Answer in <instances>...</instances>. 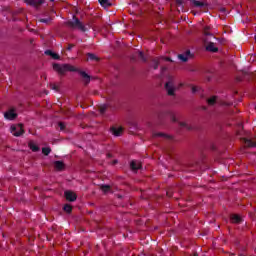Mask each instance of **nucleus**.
Here are the masks:
<instances>
[{
    "mask_svg": "<svg viewBox=\"0 0 256 256\" xmlns=\"http://www.w3.org/2000/svg\"><path fill=\"white\" fill-rule=\"evenodd\" d=\"M53 70L56 71V73H58V75H65V73H67L69 71L70 72L78 71V73L81 75L85 85H89V83H91V76H89V74H87L83 70L77 69L75 66H73L71 64L54 63Z\"/></svg>",
    "mask_w": 256,
    "mask_h": 256,
    "instance_id": "obj_1",
    "label": "nucleus"
},
{
    "mask_svg": "<svg viewBox=\"0 0 256 256\" xmlns=\"http://www.w3.org/2000/svg\"><path fill=\"white\" fill-rule=\"evenodd\" d=\"M52 3H53V1H55V0H50Z\"/></svg>",
    "mask_w": 256,
    "mask_h": 256,
    "instance_id": "obj_41",
    "label": "nucleus"
},
{
    "mask_svg": "<svg viewBox=\"0 0 256 256\" xmlns=\"http://www.w3.org/2000/svg\"><path fill=\"white\" fill-rule=\"evenodd\" d=\"M230 219H231V223H236V224H239V223H241V221H243L241 216H239L237 214L231 215Z\"/></svg>",
    "mask_w": 256,
    "mask_h": 256,
    "instance_id": "obj_13",
    "label": "nucleus"
},
{
    "mask_svg": "<svg viewBox=\"0 0 256 256\" xmlns=\"http://www.w3.org/2000/svg\"><path fill=\"white\" fill-rule=\"evenodd\" d=\"M11 133L14 135V137H21L25 131L23 130L22 127H16V126H11Z\"/></svg>",
    "mask_w": 256,
    "mask_h": 256,
    "instance_id": "obj_5",
    "label": "nucleus"
},
{
    "mask_svg": "<svg viewBox=\"0 0 256 256\" xmlns=\"http://www.w3.org/2000/svg\"><path fill=\"white\" fill-rule=\"evenodd\" d=\"M170 117H171V121H173V123H177V118L175 117V114L170 112Z\"/></svg>",
    "mask_w": 256,
    "mask_h": 256,
    "instance_id": "obj_31",
    "label": "nucleus"
},
{
    "mask_svg": "<svg viewBox=\"0 0 256 256\" xmlns=\"http://www.w3.org/2000/svg\"><path fill=\"white\" fill-rule=\"evenodd\" d=\"M98 2L102 7H111V3L109 2V0H98Z\"/></svg>",
    "mask_w": 256,
    "mask_h": 256,
    "instance_id": "obj_18",
    "label": "nucleus"
},
{
    "mask_svg": "<svg viewBox=\"0 0 256 256\" xmlns=\"http://www.w3.org/2000/svg\"><path fill=\"white\" fill-rule=\"evenodd\" d=\"M179 125L182 129H187L188 131H191V126H189V124L185 122H180Z\"/></svg>",
    "mask_w": 256,
    "mask_h": 256,
    "instance_id": "obj_22",
    "label": "nucleus"
},
{
    "mask_svg": "<svg viewBox=\"0 0 256 256\" xmlns=\"http://www.w3.org/2000/svg\"><path fill=\"white\" fill-rule=\"evenodd\" d=\"M54 167L56 171H63V169H65V163H63V161H55Z\"/></svg>",
    "mask_w": 256,
    "mask_h": 256,
    "instance_id": "obj_11",
    "label": "nucleus"
},
{
    "mask_svg": "<svg viewBox=\"0 0 256 256\" xmlns=\"http://www.w3.org/2000/svg\"><path fill=\"white\" fill-rule=\"evenodd\" d=\"M87 57L90 61H99V57H97L95 54L93 53H88Z\"/></svg>",
    "mask_w": 256,
    "mask_h": 256,
    "instance_id": "obj_20",
    "label": "nucleus"
},
{
    "mask_svg": "<svg viewBox=\"0 0 256 256\" xmlns=\"http://www.w3.org/2000/svg\"><path fill=\"white\" fill-rule=\"evenodd\" d=\"M51 57H52V59H55V60L61 59V57L59 56V54H57V53H55V52L52 54Z\"/></svg>",
    "mask_w": 256,
    "mask_h": 256,
    "instance_id": "obj_30",
    "label": "nucleus"
},
{
    "mask_svg": "<svg viewBox=\"0 0 256 256\" xmlns=\"http://www.w3.org/2000/svg\"><path fill=\"white\" fill-rule=\"evenodd\" d=\"M192 93H197V86L192 87Z\"/></svg>",
    "mask_w": 256,
    "mask_h": 256,
    "instance_id": "obj_36",
    "label": "nucleus"
},
{
    "mask_svg": "<svg viewBox=\"0 0 256 256\" xmlns=\"http://www.w3.org/2000/svg\"><path fill=\"white\" fill-rule=\"evenodd\" d=\"M4 117L8 121H15L17 119V113H15V110H9L4 114Z\"/></svg>",
    "mask_w": 256,
    "mask_h": 256,
    "instance_id": "obj_7",
    "label": "nucleus"
},
{
    "mask_svg": "<svg viewBox=\"0 0 256 256\" xmlns=\"http://www.w3.org/2000/svg\"><path fill=\"white\" fill-rule=\"evenodd\" d=\"M49 21H51V19H49V18H41L39 20L40 23H49Z\"/></svg>",
    "mask_w": 256,
    "mask_h": 256,
    "instance_id": "obj_29",
    "label": "nucleus"
},
{
    "mask_svg": "<svg viewBox=\"0 0 256 256\" xmlns=\"http://www.w3.org/2000/svg\"><path fill=\"white\" fill-rule=\"evenodd\" d=\"M207 103L211 106L215 105L217 103V96H212L211 98H208Z\"/></svg>",
    "mask_w": 256,
    "mask_h": 256,
    "instance_id": "obj_16",
    "label": "nucleus"
},
{
    "mask_svg": "<svg viewBox=\"0 0 256 256\" xmlns=\"http://www.w3.org/2000/svg\"><path fill=\"white\" fill-rule=\"evenodd\" d=\"M66 26L70 29H79L82 33H86L87 27L83 25V22L77 18V16L73 15L71 20L66 22Z\"/></svg>",
    "mask_w": 256,
    "mask_h": 256,
    "instance_id": "obj_2",
    "label": "nucleus"
},
{
    "mask_svg": "<svg viewBox=\"0 0 256 256\" xmlns=\"http://www.w3.org/2000/svg\"><path fill=\"white\" fill-rule=\"evenodd\" d=\"M58 126L60 127V131H65V123L59 122Z\"/></svg>",
    "mask_w": 256,
    "mask_h": 256,
    "instance_id": "obj_28",
    "label": "nucleus"
},
{
    "mask_svg": "<svg viewBox=\"0 0 256 256\" xmlns=\"http://www.w3.org/2000/svg\"><path fill=\"white\" fill-rule=\"evenodd\" d=\"M166 61L172 62L173 60H172L170 57H167V58H166Z\"/></svg>",
    "mask_w": 256,
    "mask_h": 256,
    "instance_id": "obj_37",
    "label": "nucleus"
},
{
    "mask_svg": "<svg viewBox=\"0 0 256 256\" xmlns=\"http://www.w3.org/2000/svg\"><path fill=\"white\" fill-rule=\"evenodd\" d=\"M206 50L210 51L211 53H217V51H219V48L215 47V43L210 42L208 43V45L206 46Z\"/></svg>",
    "mask_w": 256,
    "mask_h": 256,
    "instance_id": "obj_10",
    "label": "nucleus"
},
{
    "mask_svg": "<svg viewBox=\"0 0 256 256\" xmlns=\"http://www.w3.org/2000/svg\"><path fill=\"white\" fill-rule=\"evenodd\" d=\"M138 57H139V59H141V61L146 63L147 57H145V54L143 52H139Z\"/></svg>",
    "mask_w": 256,
    "mask_h": 256,
    "instance_id": "obj_25",
    "label": "nucleus"
},
{
    "mask_svg": "<svg viewBox=\"0 0 256 256\" xmlns=\"http://www.w3.org/2000/svg\"><path fill=\"white\" fill-rule=\"evenodd\" d=\"M111 132L115 137H121V133H123V127H119V128L112 127Z\"/></svg>",
    "mask_w": 256,
    "mask_h": 256,
    "instance_id": "obj_12",
    "label": "nucleus"
},
{
    "mask_svg": "<svg viewBox=\"0 0 256 256\" xmlns=\"http://www.w3.org/2000/svg\"><path fill=\"white\" fill-rule=\"evenodd\" d=\"M108 109H109V105L107 104H102L99 106V111L101 115H105Z\"/></svg>",
    "mask_w": 256,
    "mask_h": 256,
    "instance_id": "obj_15",
    "label": "nucleus"
},
{
    "mask_svg": "<svg viewBox=\"0 0 256 256\" xmlns=\"http://www.w3.org/2000/svg\"><path fill=\"white\" fill-rule=\"evenodd\" d=\"M45 55H48L49 57H52L53 53L51 50H46L45 52Z\"/></svg>",
    "mask_w": 256,
    "mask_h": 256,
    "instance_id": "obj_33",
    "label": "nucleus"
},
{
    "mask_svg": "<svg viewBox=\"0 0 256 256\" xmlns=\"http://www.w3.org/2000/svg\"><path fill=\"white\" fill-rule=\"evenodd\" d=\"M130 168L132 171H139V169H141V162H138L137 160H132L130 162Z\"/></svg>",
    "mask_w": 256,
    "mask_h": 256,
    "instance_id": "obj_9",
    "label": "nucleus"
},
{
    "mask_svg": "<svg viewBox=\"0 0 256 256\" xmlns=\"http://www.w3.org/2000/svg\"><path fill=\"white\" fill-rule=\"evenodd\" d=\"M42 153L43 155H49V153H51V149L49 147H44L42 148Z\"/></svg>",
    "mask_w": 256,
    "mask_h": 256,
    "instance_id": "obj_27",
    "label": "nucleus"
},
{
    "mask_svg": "<svg viewBox=\"0 0 256 256\" xmlns=\"http://www.w3.org/2000/svg\"><path fill=\"white\" fill-rule=\"evenodd\" d=\"M153 137H166V139H171V137H169L165 133H161V132L154 133Z\"/></svg>",
    "mask_w": 256,
    "mask_h": 256,
    "instance_id": "obj_23",
    "label": "nucleus"
},
{
    "mask_svg": "<svg viewBox=\"0 0 256 256\" xmlns=\"http://www.w3.org/2000/svg\"><path fill=\"white\" fill-rule=\"evenodd\" d=\"M192 3L194 7H199L200 9H203V7H207V3L199 1V0H192Z\"/></svg>",
    "mask_w": 256,
    "mask_h": 256,
    "instance_id": "obj_14",
    "label": "nucleus"
},
{
    "mask_svg": "<svg viewBox=\"0 0 256 256\" xmlns=\"http://www.w3.org/2000/svg\"><path fill=\"white\" fill-rule=\"evenodd\" d=\"M107 156L110 157V158L113 157V155H111V154H107Z\"/></svg>",
    "mask_w": 256,
    "mask_h": 256,
    "instance_id": "obj_39",
    "label": "nucleus"
},
{
    "mask_svg": "<svg viewBox=\"0 0 256 256\" xmlns=\"http://www.w3.org/2000/svg\"><path fill=\"white\" fill-rule=\"evenodd\" d=\"M100 189H101V191H103V193H109V191H111V186L105 184V185H102V186L100 187Z\"/></svg>",
    "mask_w": 256,
    "mask_h": 256,
    "instance_id": "obj_19",
    "label": "nucleus"
},
{
    "mask_svg": "<svg viewBox=\"0 0 256 256\" xmlns=\"http://www.w3.org/2000/svg\"><path fill=\"white\" fill-rule=\"evenodd\" d=\"M190 55H191V51L187 50L185 54H179L178 59H180L182 63H187V61H189Z\"/></svg>",
    "mask_w": 256,
    "mask_h": 256,
    "instance_id": "obj_8",
    "label": "nucleus"
},
{
    "mask_svg": "<svg viewBox=\"0 0 256 256\" xmlns=\"http://www.w3.org/2000/svg\"><path fill=\"white\" fill-rule=\"evenodd\" d=\"M73 47H75V44H69L67 47V51H71V49H73Z\"/></svg>",
    "mask_w": 256,
    "mask_h": 256,
    "instance_id": "obj_35",
    "label": "nucleus"
},
{
    "mask_svg": "<svg viewBox=\"0 0 256 256\" xmlns=\"http://www.w3.org/2000/svg\"><path fill=\"white\" fill-rule=\"evenodd\" d=\"M153 69H159V59L157 58L153 60Z\"/></svg>",
    "mask_w": 256,
    "mask_h": 256,
    "instance_id": "obj_26",
    "label": "nucleus"
},
{
    "mask_svg": "<svg viewBox=\"0 0 256 256\" xmlns=\"http://www.w3.org/2000/svg\"><path fill=\"white\" fill-rule=\"evenodd\" d=\"M209 29H210L209 26L204 27L203 35H205L206 37L213 36V34H211V32H209Z\"/></svg>",
    "mask_w": 256,
    "mask_h": 256,
    "instance_id": "obj_21",
    "label": "nucleus"
},
{
    "mask_svg": "<svg viewBox=\"0 0 256 256\" xmlns=\"http://www.w3.org/2000/svg\"><path fill=\"white\" fill-rule=\"evenodd\" d=\"M64 197H65L66 201H70V203L77 201V194H75V192H73L71 190H66L64 192Z\"/></svg>",
    "mask_w": 256,
    "mask_h": 256,
    "instance_id": "obj_3",
    "label": "nucleus"
},
{
    "mask_svg": "<svg viewBox=\"0 0 256 256\" xmlns=\"http://www.w3.org/2000/svg\"><path fill=\"white\" fill-rule=\"evenodd\" d=\"M165 69H167V68H162V71H165Z\"/></svg>",
    "mask_w": 256,
    "mask_h": 256,
    "instance_id": "obj_40",
    "label": "nucleus"
},
{
    "mask_svg": "<svg viewBox=\"0 0 256 256\" xmlns=\"http://www.w3.org/2000/svg\"><path fill=\"white\" fill-rule=\"evenodd\" d=\"M118 161L117 160H114L113 161V165H117Z\"/></svg>",
    "mask_w": 256,
    "mask_h": 256,
    "instance_id": "obj_38",
    "label": "nucleus"
},
{
    "mask_svg": "<svg viewBox=\"0 0 256 256\" xmlns=\"http://www.w3.org/2000/svg\"><path fill=\"white\" fill-rule=\"evenodd\" d=\"M176 4L178 7H181L183 5V0H176Z\"/></svg>",
    "mask_w": 256,
    "mask_h": 256,
    "instance_id": "obj_34",
    "label": "nucleus"
},
{
    "mask_svg": "<svg viewBox=\"0 0 256 256\" xmlns=\"http://www.w3.org/2000/svg\"><path fill=\"white\" fill-rule=\"evenodd\" d=\"M51 89H53V91H59V87L55 84H51Z\"/></svg>",
    "mask_w": 256,
    "mask_h": 256,
    "instance_id": "obj_32",
    "label": "nucleus"
},
{
    "mask_svg": "<svg viewBox=\"0 0 256 256\" xmlns=\"http://www.w3.org/2000/svg\"><path fill=\"white\" fill-rule=\"evenodd\" d=\"M165 89L168 95L173 96L175 95V85L173 84V80L166 82Z\"/></svg>",
    "mask_w": 256,
    "mask_h": 256,
    "instance_id": "obj_4",
    "label": "nucleus"
},
{
    "mask_svg": "<svg viewBox=\"0 0 256 256\" xmlns=\"http://www.w3.org/2000/svg\"><path fill=\"white\" fill-rule=\"evenodd\" d=\"M63 209L66 213H71V211H73V207L69 204L64 205Z\"/></svg>",
    "mask_w": 256,
    "mask_h": 256,
    "instance_id": "obj_24",
    "label": "nucleus"
},
{
    "mask_svg": "<svg viewBox=\"0 0 256 256\" xmlns=\"http://www.w3.org/2000/svg\"><path fill=\"white\" fill-rule=\"evenodd\" d=\"M25 3L31 7H41L45 3V0H25Z\"/></svg>",
    "mask_w": 256,
    "mask_h": 256,
    "instance_id": "obj_6",
    "label": "nucleus"
},
{
    "mask_svg": "<svg viewBox=\"0 0 256 256\" xmlns=\"http://www.w3.org/2000/svg\"><path fill=\"white\" fill-rule=\"evenodd\" d=\"M29 147L31 149V151H33V153H37V151H39V146H37V144L30 142L29 143Z\"/></svg>",
    "mask_w": 256,
    "mask_h": 256,
    "instance_id": "obj_17",
    "label": "nucleus"
}]
</instances>
